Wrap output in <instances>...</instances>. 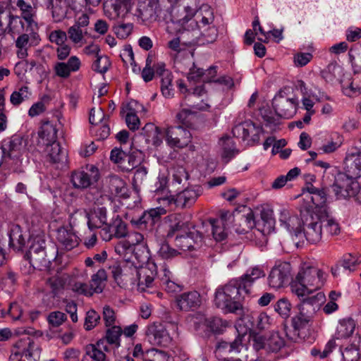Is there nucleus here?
I'll list each match as a JSON object with an SVG mask.
<instances>
[{"label":"nucleus","mask_w":361,"mask_h":361,"mask_svg":"<svg viewBox=\"0 0 361 361\" xmlns=\"http://www.w3.org/2000/svg\"><path fill=\"white\" fill-rule=\"evenodd\" d=\"M325 273L316 267L308 263H303L295 279L290 283V288L298 297L320 289L325 283Z\"/></svg>","instance_id":"nucleus-1"},{"label":"nucleus","mask_w":361,"mask_h":361,"mask_svg":"<svg viewBox=\"0 0 361 361\" xmlns=\"http://www.w3.org/2000/svg\"><path fill=\"white\" fill-rule=\"evenodd\" d=\"M324 295L318 293L315 295L303 298L298 305V314L292 319L293 326L295 330L304 328L314 317L319 310Z\"/></svg>","instance_id":"nucleus-2"},{"label":"nucleus","mask_w":361,"mask_h":361,"mask_svg":"<svg viewBox=\"0 0 361 361\" xmlns=\"http://www.w3.org/2000/svg\"><path fill=\"white\" fill-rule=\"evenodd\" d=\"M1 149L5 155V163L18 165L21 164L26 152V143L21 137L14 135L4 142Z\"/></svg>","instance_id":"nucleus-3"},{"label":"nucleus","mask_w":361,"mask_h":361,"mask_svg":"<svg viewBox=\"0 0 361 361\" xmlns=\"http://www.w3.org/2000/svg\"><path fill=\"white\" fill-rule=\"evenodd\" d=\"M90 17L87 13L78 16L73 25L68 27L67 34L68 39L75 44H83L86 38L90 35L89 32Z\"/></svg>","instance_id":"nucleus-4"},{"label":"nucleus","mask_w":361,"mask_h":361,"mask_svg":"<svg viewBox=\"0 0 361 361\" xmlns=\"http://www.w3.org/2000/svg\"><path fill=\"white\" fill-rule=\"evenodd\" d=\"M357 178H351L344 172L338 173L333 185V190L337 199L353 197L356 190L359 188V183L357 181Z\"/></svg>","instance_id":"nucleus-5"},{"label":"nucleus","mask_w":361,"mask_h":361,"mask_svg":"<svg viewBox=\"0 0 361 361\" xmlns=\"http://www.w3.org/2000/svg\"><path fill=\"white\" fill-rule=\"evenodd\" d=\"M78 213L75 211L70 214V229L66 227H61L57 230L56 239L61 247V249L68 251L77 247L79 244V238L73 231V226L75 225L76 219L74 217Z\"/></svg>","instance_id":"nucleus-6"},{"label":"nucleus","mask_w":361,"mask_h":361,"mask_svg":"<svg viewBox=\"0 0 361 361\" xmlns=\"http://www.w3.org/2000/svg\"><path fill=\"white\" fill-rule=\"evenodd\" d=\"M166 141L172 147L183 148L191 141L190 132L181 125L169 127L165 132Z\"/></svg>","instance_id":"nucleus-7"},{"label":"nucleus","mask_w":361,"mask_h":361,"mask_svg":"<svg viewBox=\"0 0 361 361\" xmlns=\"http://www.w3.org/2000/svg\"><path fill=\"white\" fill-rule=\"evenodd\" d=\"M292 267L289 262L276 264L271 270L268 277L269 286L273 288H280L289 282Z\"/></svg>","instance_id":"nucleus-8"},{"label":"nucleus","mask_w":361,"mask_h":361,"mask_svg":"<svg viewBox=\"0 0 361 361\" xmlns=\"http://www.w3.org/2000/svg\"><path fill=\"white\" fill-rule=\"evenodd\" d=\"M262 128L257 126L252 121H239L232 129L233 135L248 142L256 143L259 140Z\"/></svg>","instance_id":"nucleus-9"},{"label":"nucleus","mask_w":361,"mask_h":361,"mask_svg":"<svg viewBox=\"0 0 361 361\" xmlns=\"http://www.w3.org/2000/svg\"><path fill=\"white\" fill-rule=\"evenodd\" d=\"M87 171H75L71 175V183L74 188L84 189L88 188L92 184L97 182L99 178V172L98 169L91 165L87 167Z\"/></svg>","instance_id":"nucleus-10"},{"label":"nucleus","mask_w":361,"mask_h":361,"mask_svg":"<svg viewBox=\"0 0 361 361\" xmlns=\"http://www.w3.org/2000/svg\"><path fill=\"white\" fill-rule=\"evenodd\" d=\"M166 210L161 207L150 209L143 212L137 219L133 218L130 222L140 230L152 231L155 224L160 221Z\"/></svg>","instance_id":"nucleus-11"},{"label":"nucleus","mask_w":361,"mask_h":361,"mask_svg":"<svg viewBox=\"0 0 361 361\" xmlns=\"http://www.w3.org/2000/svg\"><path fill=\"white\" fill-rule=\"evenodd\" d=\"M297 104L295 99L286 98L281 92L276 94L272 100V106L276 115L287 119L295 115Z\"/></svg>","instance_id":"nucleus-12"},{"label":"nucleus","mask_w":361,"mask_h":361,"mask_svg":"<svg viewBox=\"0 0 361 361\" xmlns=\"http://www.w3.org/2000/svg\"><path fill=\"white\" fill-rule=\"evenodd\" d=\"M310 218H306L302 229V236H305L310 243H317L322 239V224L318 220V214H308Z\"/></svg>","instance_id":"nucleus-13"},{"label":"nucleus","mask_w":361,"mask_h":361,"mask_svg":"<svg viewBox=\"0 0 361 361\" xmlns=\"http://www.w3.org/2000/svg\"><path fill=\"white\" fill-rule=\"evenodd\" d=\"M202 240L201 233L192 228L190 231L177 234L175 242L176 245L183 251L193 250L199 247Z\"/></svg>","instance_id":"nucleus-14"},{"label":"nucleus","mask_w":361,"mask_h":361,"mask_svg":"<svg viewBox=\"0 0 361 361\" xmlns=\"http://www.w3.org/2000/svg\"><path fill=\"white\" fill-rule=\"evenodd\" d=\"M199 194L193 189L187 188L176 195H170L164 198V201L169 206L175 208H185L191 207L197 200Z\"/></svg>","instance_id":"nucleus-15"},{"label":"nucleus","mask_w":361,"mask_h":361,"mask_svg":"<svg viewBox=\"0 0 361 361\" xmlns=\"http://www.w3.org/2000/svg\"><path fill=\"white\" fill-rule=\"evenodd\" d=\"M57 254V248L53 243H49V249H45L43 251L36 254L27 256L32 266L39 270L49 269L51 262L54 260Z\"/></svg>","instance_id":"nucleus-16"},{"label":"nucleus","mask_w":361,"mask_h":361,"mask_svg":"<svg viewBox=\"0 0 361 361\" xmlns=\"http://www.w3.org/2000/svg\"><path fill=\"white\" fill-rule=\"evenodd\" d=\"M224 290L219 287L215 293V305L222 310L236 314L241 316L243 314V305L239 301L232 300Z\"/></svg>","instance_id":"nucleus-17"},{"label":"nucleus","mask_w":361,"mask_h":361,"mask_svg":"<svg viewBox=\"0 0 361 361\" xmlns=\"http://www.w3.org/2000/svg\"><path fill=\"white\" fill-rule=\"evenodd\" d=\"M13 348L29 360L39 361L40 358V348L36 345L33 339L27 336L17 341Z\"/></svg>","instance_id":"nucleus-18"},{"label":"nucleus","mask_w":361,"mask_h":361,"mask_svg":"<svg viewBox=\"0 0 361 361\" xmlns=\"http://www.w3.org/2000/svg\"><path fill=\"white\" fill-rule=\"evenodd\" d=\"M281 226L296 238L302 236L303 221L297 216L291 214L288 210L283 209L280 212Z\"/></svg>","instance_id":"nucleus-19"},{"label":"nucleus","mask_w":361,"mask_h":361,"mask_svg":"<svg viewBox=\"0 0 361 361\" xmlns=\"http://www.w3.org/2000/svg\"><path fill=\"white\" fill-rule=\"evenodd\" d=\"M344 173L351 178L361 176V150L352 148L346 154L344 161Z\"/></svg>","instance_id":"nucleus-20"},{"label":"nucleus","mask_w":361,"mask_h":361,"mask_svg":"<svg viewBox=\"0 0 361 361\" xmlns=\"http://www.w3.org/2000/svg\"><path fill=\"white\" fill-rule=\"evenodd\" d=\"M138 280L137 288L145 291L147 288L152 287L157 275V265L154 262H148L145 267L135 269Z\"/></svg>","instance_id":"nucleus-21"},{"label":"nucleus","mask_w":361,"mask_h":361,"mask_svg":"<svg viewBox=\"0 0 361 361\" xmlns=\"http://www.w3.org/2000/svg\"><path fill=\"white\" fill-rule=\"evenodd\" d=\"M176 302L178 309L182 311H194L200 307L202 298L197 291L192 290L177 295Z\"/></svg>","instance_id":"nucleus-22"},{"label":"nucleus","mask_w":361,"mask_h":361,"mask_svg":"<svg viewBox=\"0 0 361 361\" xmlns=\"http://www.w3.org/2000/svg\"><path fill=\"white\" fill-rule=\"evenodd\" d=\"M167 12L170 15L171 20L180 26L185 25V23L188 24L191 20H193L192 17L194 15V8L184 4L183 1Z\"/></svg>","instance_id":"nucleus-23"},{"label":"nucleus","mask_w":361,"mask_h":361,"mask_svg":"<svg viewBox=\"0 0 361 361\" xmlns=\"http://www.w3.org/2000/svg\"><path fill=\"white\" fill-rule=\"evenodd\" d=\"M166 222L169 224V229L166 237L171 238L176 233H183L195 228L194 225L188 221H185L180 214H173L168 216Z\"/></svg>","instance_id":"nucleus-24"},{"label":"nucleus","mask_w":361,"mask_h":361,"mask_svg":"<svg viewBox=\"0 0 361 361\" xmlns=\"http://www.w3.org/2000/svg\"><path fill=\"white\" fill-rule=\"evenodd\" d=\"M146 334L149 341L154 345L168 346L171 342V338L161 324H152L148 326Z\"/></svg>","instance_id":"nucleus-25"},{"label":"nucleus","mask_w":361,"mask_h":361,"mask_svg":"<svg viewBox=\"0 0 361 361\" xmlns=\"http://www.w3.org/2000/svg\"><path fill=\"white\" fill-rule=\"evenodd\" d=\"M312 204L305 207L307 214H322L326 211L327 190L326 188H321L310 197Z\"/></svg>","instance_id":"nucleus-26"},{"label":"nucleus","mask_w":361,"mask_h":361,"mask_svg":"<svg viewBox=\"0 0 361 361\" xmlns=\"http://www.w3.org/2000/svg\"><path fill=\"white\" fill-rule=\"evenodd\" d=\"M197 26V22L191 20L188 25L182 26V29H179V36L186 47L199 45V29Z\"/></svg>","instance_id":"nucleus-27"},{"label":"nucleus","mask_w":361,"mask_h":361,"mask_svg":"<svg viewBox=\"0 0 361 361\" xmlns=\"http://www.w3.org/2000/svg\"><path fill=\"white\" fill-rule=\"evenodd\" d=\"M243 335L238 334L233 340L221 339L216 344V350L230 355H236L243 348Z\"/></svg>","instance_id":"nucleus-28"},{"label":"nucleus","mask_w":361,"mask_h":361,"mask_svg":"<svg viewBox=\"0 0 361 361\" xmlns=\"http://www.w3.org/2000/svg\"><path fill=\"white\" fill-rule=\"evenodd\" d=\"M264 276V271L261 268L255 267L248 269L246 273L239 277L238 279L242 283L245 295H250L253 283L256 280Z\"/></svg>","instance_id":"nucleus-29"},{"label":"nucleus","mask_w":361,"mask_h":361,"mask_svg":"<svg viewBox=\"0 0 361 361\" xmlns=\"http://www.w3.org/2000/svg\"><path fill=\"white\" fill-rule=\"evenodd\" d=\"M232 300L239 301L245 300L250 295H245L240 281L237 279H231L227 284L221 287Z\"/></svg>","instance_id":"nucleus-30"},{"label":"nucleus","mask_w":361,"mask_h":361,"mask_svg":"<svg viewBox=\"0 0 361 361\" xmlns=\"http://www.w3.org/2000/svg\"><path fill=\"white\" fill-rule=\"evenodd\" d=\"M33 26L36 27V24L26 25L25 32L19 35L16 40L18 48H28L37 44L39 35L34 32Z\"/></svg>","instance_id":"nucleus-31"},{"label":"nucleus","mask_w":361,"mask_h":361,"mask_svg":"<svg viewBox=\"0 0 361 361\" xmlns=\"http://www.w3.org/2000/svg\"><path fill=\"white\" fill-rule=\"evenodd\" d=\"M109 224L108 221L107 210L105 207H97L88 216V227L90 230L102 228Z\"/></svg>","instance_id":"nucleus-32"},{"label":"nucleus","mask_w":361,"mask_h":361,"mask_svg":"<svg viewBox=\"0 0 361 361\" xmlns=\"http://www.w3.org/2000/svg\"><path fill=\"white\" fill-rule=\"evenodd\" d=\"M47 152L51 162L64 164L67 161L66 152L61 148L58 142H54L47 145Z\"/></svg>","instance_id":"nucleus-33"},{"label":"nucleus","mask_w":361,"mask_h":361,"mask_svg":"<svg viewBox=\"0 0 361 361\" xmlns=\"http://www.w3.org/2000/svg\"><path fill=\"white\" fill-rule=\"evenodd\" d=\"M26 243L25 237L18 225L13 226L9 233V245L15 250H23Z\"/></svg>","instance_id":"nucleus-34"},{"label":"nucleus","mask_w":361,"mask_h":361,"mask_svg":"<svg viewBox=\"0 0 361 361\" xmlns=\"http://www.w3.org/2000/svg\"><path fill=\"white\" fill-rule=\"evenodd\" d=\"M318 220L322 224V228L329 235H338L340 233L338 223L327 212L318 214Z\"/></svg>","instance_id":"nucleus-35"},{"label":"nucleus","mask_w":361,"mask_h":361,"mask_svg":"<svg viewBox=\"0 0 361 361\" xmlns=\"http://www.w3.org/2000/svg\"><path fill=\"white\" fill-rule=\"evenodd\" d=\"M355 328V322L351 318L343 319L340 320L336 328V338H345L350 336L354 332Z\"/></svg>","instance_id":"nucleus-36"},{"label":"nucleus","mask_w":361,"mask_h":361,"mask_svg":"<svg viewBox=\"0 0 361 361\" xmlns=\"http://www.w3.org/2000/svg\"><path fill=\"white\" fill-rule=\"evenodd\" d=\"M54 22H61L66 16L68 4L66 0H49Z\"/></svg>","instance_id":"nucleus-37"},{"label":"nucleus","mask_w":361,"mask_h":361,"mask_svg":"<svg viewBox=\"0 0 361 361\" xmlns=\"http://www.w3.org/2000/svg\"><path fill=\"white\" fill-rule=\"evenodd\" d=\"M38 134L39 136L45 141L46 145H49L51 142L56 141L57 130L49 121L43 123Z\"/></svg>","instance_id":"nucleus-38"},{"label":"nucleus","mask_w":361,"mask_h":361,"mask_svg":"<svg viewBox=\"0 0 361 361\" xmlns=\"http://www.w3.org/2000/svg\"><path fill=\"white\" fill-rule=\"evenodd\" d=\"M239 220V226L236 227L235 231L240 234L248 233L257 225L254 219V214L250 209L246 215H240Z\"/></svg>","instance_id":"nucleus-39"},{"label":"nucleus","mask_w":361,"mask_h":361,"mask_svg":"<svg viewBox=\"0 0 361 361\" xmlns=\"http://www.w3.org/2000/svg\"><path fill=\"white\" fill-rule=\"evenodd\" d=\"M143 133L147 136V140L155 146H159L162 142L161 130L159 128L152 123H147L142 128Z\"/></svg>","instance_id":"nucleus-40"},{"label":"nucleus","mask_w":361,"mask_h":361,"mask_svg":"<svg viewBox=\"0 0 361 361\" xmlns=\"http://www.w3.org/2000/svg\"><path fill=\"white\" fill-rule=\"evenodd\" d=\"M204 325L214 334H222L226 327L227 322L218 317H210L204 321Z\"/></svg>","instance_id":"nucleus-41"},{"label":"nucleus","mask_w":361,"mask_h":361,"mask_svg":"<svg viewBox=\"0 0 361 361\" xmlns=\"http://www.w3.org/2000/svg\"><path fill=\"white\" fill-rule=\"evenodd\" d=\"M222 154L221 157L225 162H228L238 151L236 149L234 141L231 137L221 139Z\"/></svg>","instance_id":"nucleus-42"},{"label":"nucleus","mask_w":361,"mask_h":361,"mask_svg":"<svg viewBox=\"0 0 361 361\" xmlns=\"http://www.w3.org/2000/svg\"><path fill=\"white\" fill-rule=\"evenodd\" d=\"M218 36V30L214 25L209 26L207 28L199 30V45H205L213 43L216 41Z\"/></svg>","instance_id":"nucleus-43"},{"label":"nucleus","mask_w":361,"mask_h":361,"mask_svg":"<svg viewBox=\"0 0 361 361\" xmlns=\"http://www.w3.org/2000/svg\"><path fill=\"white\" fill-rule=\"evenodd\" d=\"M127 266L124 267V269L122 268L121 263L118 262H114L113 264L109 266V270L111 271V276L114 278L116 283L119 286H122L126 284L127 279L126 275L123 274V271L127 269Z\"/></svg>","instance_id":"nucleus-44"},{"label":"nucleus","mask_w":361,"mask_h":361,"mask_svg":"<svg viewBox=\"0 0 361 361\" xmlns=\"http://www.w3.org/2000/svg\"><path fill=\"white\" fill-rule=\"evenodd\" d=\"M209 224L212 227V233L216 241H222L227 237V232L222 221L209 219Z\"/></svg>","instance_id":"nucleus-45"},{"label":"nucleus","mask_w":361,"mask_h":361,"mask_svg":"<svg viewBox=\"0 0 361 361\" xmlns=\"http://www.w3.org/2000/svg\"><path fill=\"white\" fill-rule=\"evenodd\" d=\"M106 274L104 269H101L97 271V272L92 275L90 288H91V291L92 293L94 292L101 293L102 291V283L106 279Z\"/></svg>","instance_id":"nucleus-46"},{"label":"nucleus","mask_w":361,"mask_h":361,"mask_svg":"<svg viewBox=\"0 0 361 361\" xmlns=\"http://www.w3.org/2000/svg\"><path fill=\"white\" fill-rule=\"evenodd\" d=\"M49 242L46 240L41 236H36L30 240V245L27 256H30L45 249H49Z\"/></svg>","instance_id":"nucleus-47"},{"label":"nucleus","mask_w":361,"mask_h":361,"mask_svg":"<svg viewBox=\"0 0 361 361\" xmlns=\"http://www.w3.org/2000/svg\"><path fill=\"white\" fill-rule=\"evenodd\" d=\"M122 334V329L119 326L114 325L106 330L105 338L108 343L115 345L116 348H118L121 345L120 338Z\"/></svg>","instance_id":"nucleus-48"},{"label":"nucleus","mask_w":361,"mask_h":361,"mask_svg":"<svg viewBox=\"0 0 361 361\" xmlns=\"http://www.w3.org/2000/svg\"><path fill=\"white\" fill-rule=\"evenodd\" d=\"M270 326V318L265 312H260L252 317V327L262 331Z\"/></svg>","instance_id":"nucleus-49"},{"label":"nucleus","mask_w":361,"mask_h":361,"mask_svg":"<svg viewBox=\"0 0 361 361\" xmlns=\"http://www.w3.org/2000/svg\"><path fill=\"white\" fill-rule=\"evenodd\" d=\"M128 166L122 164V170L125 171H130L136 168L142 159V154L139 150L133 151L130 153H127Z\"/></svg>","instance_id":"nucleus-50"},{"label":"nucleus","mask_w":361,"mask_h":361,"mask_svg":"<svg viewBox=\"0 0 361 361\" xmlns=\"http://www.w3.org/2000/svg\"><path fill=\"white\" fill-rule=\"evenodd\" d=\"M25 29L26 22L23 17L13 16V18H11L7 31L12 34L20 35L24 33V32H25Z\"/></svg>","instance_id":"nucleus-51"},{"label":"nucleus","mask_w":361,"mask_h":361,"mask_svg":"<svg viewBox=\"0 0 361 361\" xmlns=\"http://www.w3.org/2000/svg\"><path fill=\"white\" fill-rule=\"evenodd\" d=\"M16 6L20 8L22 11V17L26 22V25H34L32 19L33 16V8L32 7L25 3L23 0H17Z\"/></svg>","instance_id":"nucleus-52"},{"label":"nucleus","mask_w":361,"mask_h":361,"mask_svg":"<svg viewBox=\"0 0 361 361\" xmlns=\"http://www.w3.org/2000/svg\"><path fill=\"white\" fill-rule=\"evenodd\" d=\"M30 92H29V87L23 86L20 87L18 91H14L10 97V102L14 106H18L21 104L24 100L29 98Z\"/></svg>","instance_id":"nucleus-53"},{"label":"nucleus","mask_w":361,"mask_h":361,"mask_svg":"<svg viewBox=\"0 0 361 361\" xmlns=\"http://www.w3.org/2000/svg\"><path fill=\"white\" fill-rule=\"evenodd\" d=\"M109 225L115 229V235L117 238H123L126 235V224L118 215H114L109 221Z\"/></svg>","instance_id":"nucleus-54"},{"label":"nucleus","mask_w":361,"mask_h":361,"mask_svg":"<svg viewBox=\"0 0 361 361\" xmlns=\"http://www.w3.org/2000/svg\"><path fill=\"white\" fill-rule=\"evenodd\" d=\"M173 74L167 73L165 77L161 79V91L165 98H171L173 96L172 88Z\"/></svg>","instance_id":"nucleus-55"},{"label":"nucleus","mask_w":361,"mask_h":361,"mask_svg":"<svg viewBox=\"0 0 361 361\" xmlns=\"http://www.w3.org/2000/svg\"><path fill=\"white\" fill-rule=\"evenodd\" d=\"M157 254L164 259H171L177 257L180 253L176 249L171 247L168 243L163 242L160 244Z\"/></svg>","instance_id":"nucleus-56"},{"label":"nucleus","mask_w":361,"mask_h":361,"mask_svg":"<svg viewBox=\"0 0 361 361\" xmlns=\"http://www.w3.org/2000/svg\"><path fill=\"white\" fill-rule=\"evenodd\" d=\"M267 343L269 349L274 352L279 350L285 345V341L278 332H272L267 340Z\"/></svg>","instance_id":"nucleus-57"},{"label":"nucleus","mask_w":361,"mask_h":361,"mask_svg":"<svg viewBox=\"0 0 361 361\" xmlns=\"http://www.w3.org/2000/svg\"><path fill=\"white\" fill-rule=\"evenodd\" d=\"M274 310L283 318H288L290 314L291 305L285 298L279 299L274 305Z\"/></svg>","instance_id":"nucleus-58"},{"label":"nucleus","mask_w":361,"mask_h":361,"mask_svg":"<svg viewBox=\"0 0 361 361\" xmlns=\"http://www.w3.org/2000/svg\"><path fill=\"white\" fill-rule=\"evenodd\" d=\"M110 66L111 63L106 56H97L93 63L92 69L98 73H104L108 71Z\"/></svg>","instance_id":"nucleus-59"},{"label":"nucleus","mask_w":361,"mask_h":361,"mask_svg":"<svg viewBox=\"0 0 361 361\" xmlns=\"http://www.w3.org/2000/svg\"><path fill=\"white\" fill-rule=\"evenodd\" d=\"M85 350L86 355L95 361H105L106 359L105 353L101 350V349L98 348L96 345L90 344L87 345Z\"/></svg>","instance_id":"nucleus-60"},{"label":"nucleus","mask_w":361,"mask_h":361,"mask_svg":"<svg viewBox=\"0 0 361 361\" xmlns=\"http://www.w3.org/2000/svg\"><path fill=\"white\" fill-rule=\"evenodd\" d=\"M147 174V169L146 167L142 166L136 169L133 179V185L135 190H138V188L144 183Z\"/></svg>","instance_id":"nucleus-61"},{"label":"nucleus","mask_w":361,"mask_h":361,"mask_svg":"<svg viewBox=\"0 0 361 361\" xmlns=\"http://www.w3.org/2000/svg\"><path fill=\"white\" fill-rule=\"evenodd\" d=\"M114 33L120 39L127 38L133 30L132 23H122L114 25L113 27Z\"/></svg>","instance_id":"nucleus-62"},{"label":"nucleus","mask_w":361,"mask_h":361,"mask_svg":"<svg viewBox=\"0 0 361 361\" xmlns=\"http://www.w3.org/2000/svg\"><path fill=\"white\" fill-rule=\"evenodd\" d=\"M68 37L67 32L61 30H53L49 35V41L58 46L64 44Z\"/></svg>","instance_id":"nucleus-63"},{"label":"nucleus","mask_w":361,"mask_h":361,"mask_svg":"<svg viewBox=\"0 0 361 361\" xmlns=\"http://www.w3.org/2000/svg\"><path fill=\"white\" fill-rule=\"evenodd\" d=\"M342 356L344 361H358L360 359L359 351L355 345L346 347L342 352Z\"/></svg>","instance_id":"nucleus-64"}]
</instances>
